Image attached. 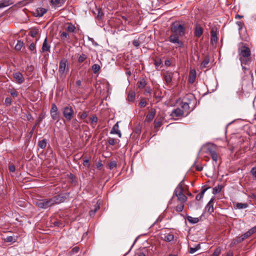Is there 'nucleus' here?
I'll list each match as a JSON object with an SVG mask.
<instances>
[{
	"label": "nucleus",
	"mask_w": 256,
	"mask_h": 256,
	"mask_svg": "<svg viewBox=\"0 0 256 256\" xmlns=\"http://www.w3.org/2000/svg\"><path fill=\"white\" fill-rule=\"evenodd\" d=\"M170 30L172 34L168 38L169 42L172 44H176L177 46L176 48H184V42L180 40V38L184 35V25L178 22H174L172 24Z\"/></svg>",
	"instance_id": "1"
},
{
	"label": "nucleus",
	"mask_w": 256,
	"mask_h": 256,
	"mask_svg": "<svg viewBox=\"0 0 256 256\" xmlns=\"http://www.w3.org/2000/svg\"><path fill=\"white\" fill-rule=\"evenodd\" d=\"M238 54L239 60L240 61L241 65L242 66V70L244 71L248 70L250 75V79L251 80L252 79V72L251 70H250L248 68H246L244 65H248L251 61L252 58L251 51L248 47L245 45L239 47L238 49Z\"/></svg>",
	"instance_id": "2"
},
{
	"label": "nucleus",
	"mask_w": 256,
	"mask_h": 256,
	"mask_svg": "<svg viewBox=\"0 0 256 256\" xmlns=\"http://www.w3.org/2000/svg\"><path fill=\"white\" fill-rule=\"evenodd\" d=\"M66 199V196L58 195L52 198L38 200L36 205L40 208L46 209L54 204L64 202Z\"/></svg>",
	"instance_id": "3"
},
{
	"label": "nucleus",
	"mask_w": 256,
	"mask_h": 256,
	"mask_svg": "<svg viewBox=\"0 0 256 256\" xmlns=\"http://www.w3.org/2000/svg\"><path fill=\"white\" fill-rule=\"evenodd\" d=\"M69 70L68 64L66 60H61L59 64L58 72L60 77L64 78Z\"/></svg>",
	"instance_id": "4"
},
{
	"label": "nucleus",
	"mask_w": 256,
	"mask_h": 256,
	"mask_svg": "<svg viewBox=\"0 0 256 256\" xmlns=\"http://www.w3.org/2000/svg\"><path fill=\"white\" fill-rule=\"evenodd\" d=\"M188 100H194V96L192 94H188L184 98L181 104V108L184 112L186 116L188 113V110L190 108V102H187Z\"/></svg>",
	"instance_id": "5"
},
{
	"label": "nucleus",
	"mask_w": 256,
	"mask_h": 256,
	"mask_svg": "<svg viewBox=\"0 0 256 256\" xmlns=\"http://www.w3.org/2000/svg\"><path fill=\"white\" fill-rule=\"evenodd\" d=\"M184 188L180 183L176 188L174 194L178 198V199L184 202L187 200V197L184 194Z\"/></svg>",
	"instance_id": "6"
},
{
	"label": "nucleus",
	"mask_w": 256,
	"mask_h": 256,
	"mask_svg": "<svg viewBox=\"0 0 256 256\" xmlns=\"http://www.w3.org/2000/svg\"><path fill=\"white\" fill-rule=\"evenodd\" d=\"M63 116L68 121H70L74 116V111L72 107L68 105L63 108Z\"/></svg>",
	"instance_id": "7"
},
{
	"label": "nucleus",
	"mask_w": 256,
	"mask_h": 256,
	"mask_svg": "<svg viewBox=\"0 0 256 256\" xmlns=\"http://www.w3.org/2000/svg\"><path fill=\"white\" fill-rule=\"evenodd\" d=\"M206 151L210 155L213 160L216 162L218 159V154L216 152V146L214 144L208 145Z\"/></svg>",
	"instance_id": "8"
},
{
	"label": "nucleus",
	"mask_w": 256,
	"mask_h": 256,
	"mask_svg": "<svg viewBox=\"0 0 256 256\" xmlns=\"http://www.w3.org/2000/svg\"><path fill=\"white\" fill-rule=\"evenodd\" d=\"M186 116L184 112L180 108H178L173 110L170 114L172 117H178Z\"/></svg>",
	"instance_id": "9"
},
{
	"label": "nucleus",
	"mask_w": 256,
	"mask_h": 256,
	"mask_svg": "<svg viewBox=\"0 0 256 256\" xmlns=\"http://www.w3.org/2000/svg\"><path fill=\"white\" fill-rule=\"evenodd\" d=\"M156 110L154 108H152L148 112V114L146 116L144 122H150L154 118L156 115Z\"/></svg>",
	"instance_id": "10"
},
{
	"label": "nucleus",
	"mask_w": 256,
	"mask_h": 256,
	"mask_svg": "<svg viewBox=\"0 0 256 256\" xmlns=\"http://www.w3.org/2000/svg\"><path fill=\"white\" fill-rule=\"evenodd\" d=\"M174 72L168 71L164 74V78L167 84H171Z\"/></svg>",
	"instance_id": "11"
},
{
	"label": "nucleus",
	"mask_w": 256,
	"mask_h": 256,
	"mask_svg": "<svg viewBox=\"0 0 256 256\" xmlns=\"http://www.w3.org/2000/svg\"><path fill=\"white\" fill-rule=\"evenodd\" d=\"M13 77L16 82L19 84L22 83L24 81V76L20 72L14 73Z\"/></svg>",
	"instance_id": "12"
},
{
	"label": "nucleus",
	"mask_w": 256,
	"mask_h": 256,
	"mask_svg": "<svg viewBox=\"0 0 256 256\" xmlns=\"http://www.w3.org/2000/svg\"><path fill=\"white\" fill-rule=\"evenodd\" d=\"M66 0H50V5L54 8H58L62 6Z\"/></svg>",
	"instance_id": "13"
},
{
	"label": "nucleus",
	"mask_w": 256,
	"mask_h": 256,
	"mask_svg": "<svg viewBox=\"0 0 256 256\" xmlns=\"http://www.w3.org/2000/svg\"><path fill=\"white\" fill-rule=\"evenodd\" d=\"M110 134H117L119 138L122 137V133L119 130L118 122H117L112 127L110 132Z\"/></svg>",
	"instance_id": "14"
},
{
	"label": "nucleus",
	"mask_w": 256,
	"mask_h": 256,
	"mask_svg": "<svg viewBox=\"0 0 256 256\" xmlns=\"http://www.w3.org/2000/svg\"><path fill=\"white\" fill-rule=\"evenodd\" d=\"M214 200V197H212L208 204H206V208L208 212L210 214H211L214 212V208L212 202Z\"/></svg>",
	"instance_id": "15"
},
{
	"label": "nucleus",
	"mask_w": 256,
	"mask_h": 256,
	"mask_svg": "<svg viewBox=\"0 0 256 256\" xmlns=\"http://www.w3.org/2000/svg\"><path fill=\"white\" fill-rule=\"evenodd\" d=\"M50 46L48 43L47 38H46L42 44V50L43 52H50Z\"/></svg>",
	"instance_id": "16"
},
{
	"label": "nucleus",
	"mask_w": 256,
	"mask_h": 256,
	"mask_svg": "<svg viewBox=\"0 0 256 256\" xmlns=\"http://www.w3.org/2000/svg\"><path fill=\"white\" fill-rule=\"evenodd\" d=\"M203 33L202 28L199 25H196L195 27L194 34L198 38L200 37Z\"/></svg>",
	"instance_id": "17"
},
{
	"label": "nucleus",
	"mask_w": 256,
	"mask_h": 256,
	"mask_svg": "<svg viewBox=\"0 0 256 256\" xmlns=\"http://www.w3.org/2000/svg\"><path fill=\"white\" fill-rule=\"evenodd\" d=\"M196 72L194 70H190V72L188 82L190 84H193L196 79Z\"/></svg>",
	"instance_id": "18"
},
{
	"label": "nucleus",
	"mask_w": 256,
	"mask_h": 256,
	"mask_svg": "<svg viewBox=\"0 0 256 256\" xmlns=\"http://www.w3.org/2000/svg\"><path fill=\"white\" fill-rule=\"evenodd\" d=\"M18 238L17 236H8L6 238H4V240L5 242H14L16 241Z\"/></svg>",
	"instance_id": "19"
},
{
	"label": "nucleus",
	"mask_w": 256,
	"mask_h": 256,
	"mask_svg": "<svg viewBox=\"0 0 256 256\" xmlns=\"http://www.w3.org/2000/svg\"><path fill=\"white\" fill-rule=\"evenodd\" d=\"M174 239V236L172 234H165L164 237L162 238V240L166 242H170L172 241Z\"/></svg>",
	"instance_id": "20"
},
{
	"label": "nucleus",
	"mask_w": 256,
	"mask_h": 256,
	"mask_svg": "<svg viewBox=\"0 0 256 256\" xmlns=\"http://www.w3.org/2000/svg\"><path fill=\"white\" fill-rule=\"evenodd\" d=\"M12 4L10 0H2L0 2V8L8 6Z\"/></svg>",
	"instance_id": "21"
},
{
	"label": "nucleus",
	"mask_w": 256,
	"mask_h": 256,
	"mask_svg": "<svg viewBox=\"0 0 256 256\" xmlns=\"http://www.w3.org/2000/svg\"><path fill=\"white\" fill-rule=\"evenodd\" d=\"M100 208V203L98 202H97L96 204L94 206V210H91L90 212V214L91 216H92L94 215L95 213L99 210Z\"/></svg>",
	"instance_id": "22"
},
{
	"label": "nucleus",
	"mask_w": 256,
	"mask_h": 256,
	"mask_svg": "<svg viewBox=\"0 0 256 256\" xmlns=\"http://www.w3.org/2000/svg\"><path fill=\"white\" fill-rule=\"evenodd\" d=\"M76 29V26L71 23L68 24V26L66 28V30L69 32H74Z\"/></svg>",
	"instance_id": "23"
},
{
	"label": "nucleus",
	"mask_w": 256,
	"mask_h": 256,
	"mask_svg": "<svg viewBox=\"0 0 256 256\" xmlns=\"http://www.w3.org/2000/svg\"><path fill=\"white\" fill-rule=\"evenodd\" d=\"M235 206L238 209H244L248 208V204L246 203L237 202Z\"/></svg>",
	"instance_id": "24"
},
{
	"label": "nucleus",
	"mask_w": 256,
	"mask_h": 256,
	"mask_svg": "<svg viewBox=\"0 0 256 256\" xmlns=\"http://www.w3.org/2000/svg\"><path fill=\"white\" fill-rule=\"evenodd\" d=\"M187 220L191 224H194L199 222V218H193L190 216H187Z\"/></svg>",
	"instance_id": "25"
},
{
	"label": "nucleus",
	"mask_w": 256,
	"mask_h": 256,
	"mask_svg": "<svg viewBox=\"0 0 256 256\" xmlns=\"http://www.w3.org/2000/svg\"><path fill=\"white\" fill-rule=\"evenodd\" d=\"M50 116L54 120H56L58 122L60 120V116L59 112L50 113Z\"/></svg>",
	"instance_id": "26"
},
{
	"label": "nucleus",
	"mask_w": 256,
	"mask_h": 256,
	"mask_svg": "<svg viewBox=\"0 0 256 256\" xmlns=\"http://www.w3.org/2000/svg\"><path fill=\"white\" fill-rule=\"evenodd\" d=\"M38 12V16H42L44 14H45L47 10L43 8H40L37 10Z\"/></svg>",
	"instance_id": "27"
},
{
	"label": "nucleus",
	"mask_w": 256,
	"mask_h": 256,
	"mask_svg": "<svg viewBox=\"0 0 256 256\" xmlns=\"http://www.w3.org/2000/svg\"><path fill=\"white\" fill-rule=\"evenodd\" d=\"M24 46V42L20 40L17 42V44L15 46L14 49L16 50H20Z\"/></svg>",
	"instance_id": "28"
},
{
	"label": "nucleus",
	"mask_w": 256,
	"mask_h": 256,
	"mask_svg": "<svg viewBox=\"0 0 256 256\" xmlns=\"http://www.w3.org/2000/svg\"><path fill=\"white\" fill-rule=\"evenodd\" d=\"M46 140L45 139H43L42 140L39 141L38 142V146L42 149H44L46 147Z\"/></svg>",
	"instance_id": "29"
},
{
	"label": "nucleus",
	"mask_w": 256,
	"mask_h": 256,
	"mask_svg": "<svg viewBox=\"0 0 256 256\" xmlns=\"http://www.w3.org/2000/svg\"><path fill=\"white\" fill-rule=\"evenodd\" d=\"M207 189L208 188L204 189L200 194L196 195V200H200L203 198L204 194Z\"/></svg>",
	"instance_id": "30"
},
{
	"label": "nucleus",
	"mask_w": 256,
	"mask_h": 256,
	"mask_svg": "<svg viewBox=\"0 0 256 256\" xmlns=\"http://www.w3.org/2000/svg\"><path fill=\"white\" fill-rule=\"evenodd\" d=\"M254 232V231L253 229H252L250 230L247 232L244 235L242 236V239L244 240L246 238H248L250 236H251Z\"/></svg>",
	"instance_id": "31"
},
{
	"label": "nucleus",
	"mask_w": 256,
	"mask_h": 256,
	"mask_svg": "<svg viewBox=\"0 0 256 256\" xmlns=\"http://www.w3.org/2000/svg\"><path fill=\"white\" fill-rule=\"evenodd\" d=\"M138 87L140 88H143L146 86V80H144L142 79L140 81L138 82Z\"/></svg>",
	"instance_id": "32"
},
{
	"label": "nucleus",
	"mask_w": 256,
	"mask_h": 256,
	"mask_svg": "<svg viewBox=\"0 0 256 256\" xmlns=\"http://www.w3.org/2000/svg\"><path fill=\"white\" fill-rule=\"evenodd\" d=\"M209 62H210L209 58H206L203 60V61L202 62L200 66L203 68H206L207 65L208 64Z\"/></svg>",
	"instance_id": "33"
},
{
	"label": "nucleus",
	"mask_w": 256,
	"mask_h": 256,
	"mask_svg": "<svg viewBox=\"0 0 256 256\" xmlns=\"http://www.w3.org/2000/svg\"><path fill=\"white\" fill-rule=\"evenodd\" d=\"M92 70L94 74H96L100 70V66L98 64H94L92 66Z\"/></svg>",
	"instance_id": "34"
},
{
	"label": "nucleus",
	"mask_w": 256,
	"mask_h": 256,
	"mask_svg": "<svg viewBox=\"0 0 256 256\" xmlns=\"http://www.w3.org/2000/svg\"><path fill=\"white\" fill-rule=\"evenodd\" d=\"M58 112V108L57 106L55 104H52V107L50 110V113H54V112Z\"/></svg>",
	"instance_id": "35"
},
{
	"label": "nucleus",
	"mask_w": 256,
	"mask_h": 256,
	"mask_svg": "<svg viewBox=\"0 0 256 256\" xmlns=\"http://www.w3.org/2000/svg\"><path fill=\"white\" fill-rule=\"evenodd\" d=\"M200 244H198L196 247L194 248H190V254H194L195 252H196L198 250L200 249Z\"/></svg>",
	"instance_id": "36"
},
{
	"label": "nucleus",
	"mask_w": 256,
	"mask_h": 256,
	"mask_svg": "<svg viewBox=\"0 0 256 256\" xmlns=\"http://www.w3.org/2000/svg\"><path fill=\"white\" fill-rule=\"evenodd\" d=\"M221 190V186H218L213 188L212 189V194H216L218 192H220Z\"/></svg>",
	"instance_id": "37"
},
{
	"label": "nucleus",
	"mask_w": 256,
	"mask_h": 256,
	"mask_svg": "<svg viewBox=\"0 0 256 256\" xmlns=\"http://www.w3.org/2000/svg\"><path fill=\"white\" fill-rule=\"evenodd\" d=\"M184 208V204H178L176 207V210L178 212H181L183 210Z\"/></svg>",
	"instance_id": "38"
},
{
	"label": "nucleus",
	"mask_w": 256,
	"mask_h": 256,
	"mask_svg": "<svg viewBox=\"0 0 256 256\" xmlns=\"http://www.w3.org/2000/svg\"><path fill=\"white\" fill-rule=\"evenodd\" d=\"M135 94L134 92L130 93L128 95V99L130 102H133L134 100Z\"/></svg>",
	"instance_id": "39"
},
{
	"label": "nucleus",
	"mask_w": 256,
	"mask_h": 256,
	"mask_svg": "<svg viewBox=\"0 0 256 256\" xmlns=\"http://www.w3.org/2000/svg\"><path fill=\"white\" fill-rule=\"evenodd\" d=\"M68 34L66 32H60V37L62 40H64L66 39H68Z\"/></svg>",
	"instance_id": "40"
},
{
	"label": "nucleus",
	"mask_w": 256,
	"mask_h": 256,
	"mask_svg": "<svg viewBox=\"0 0 256 256\" xmlns=\"http://www.w3.org/2000/svg\"><path fill=\"white\" fill-rule=\"evenodd\" d=\"M38 34V31L36 29H32L30 30V35L32 38H35Z\"/></svg>",
	"instance_id": "41"
},
{
	"label": "nucleus",
	"mask_w": 256,
	"mask_h": 256,
	"mask_svg": "<svg viewBox=\"0 0 256 256\" xmlns=\"http://www.w3.org/2000/svg\"><path fill=\"white\" fill-rule=\"evenodd\" d=\"M221 248H218L214 250L212 256H219Z\"/></svg>",
	"instance_id": "42"
},
{
	"label": "nucleus",
	"mask_w": 256,
	"mask_h": 256,
	"mask_svg": "<svg viewBox=\"0 0 256 256\" xmlns=\"http://www.w3.org/2000/svg\"><path fill=\"white\" fill-rule=\"evenodd\" d=\"M84 162L83 164L84 166L89 168L90 166V164L89 162V160L88 159H87L86 158H84L83 159Z\"/></svg>",
	"instance_id": "43"
},
{
	"label": "nucleus",
	"mask_w": 256,
	"mask_h": 256,
	"mask_svg": "<svg viewBox=\"0 0 256 256\" xmlns=\"http://www.w3.org/2000/svg\"><path fill=\"white\" fill-rule=\"evenodd\" d=\"M211 35L212 38L211 40L212 41L216 42L217 40V36L216 32H214L213 30L211 31Z\"/></svg>",
	"instance_id": "44"
},
{
	"label": "nucleus",
	"mask_w": 256,
	"mask_h": 256,
	"mask_svg": "<svg viewBox=\"0 0 256 256\" xmlns=\"http://www.w3.org/2000/svg\"><path fill=\"white\" fill-rule=\"evenodd\" d=\"M116 161H112L108 164L110 169L112 170L116 166Z\"/></svg>",
	"instance_id": "45"
},
{
	"label": "nucleus",
	"mask_w": 256,
	"mask_h": 256,
	"mask_svg": "<svg viewBox=\"0 0 256 256\" xmlns=\"http://www.w3.org/2000/svg\"><path fill=\"white\" fill-rule=\"evenodd\" d=\"M146 104H147L146 101L144 98L142 99L139 104V105L141 108L145 107Z\"/></svg>",
	"instance_id": "46"
},
{
	"label": "nucleus",
	"mask_w": 256,
	"mask_h": 256,
	"mask_svg": "<svg viewBox=\"0 0 256 256\" xmlns=\"http://www.w3.org/2000/svg\"><path fill=\"white\" fill-rule=\"evenodd\" d=\"M250 174L256 180V166L253 167L250 170Z\"/></svg>",
	"instance_id": "47"
},
{
	"label": "nucleus",
	"mask_w": 256,
	"mask_h": 256,
	"mask_svg": "<svg viewBox=\"0 0 256 256\" xmlns=\"http://www.w3.org/2000/svg\"><path fill=\"white\" fill-rule=\"evenodd\" d=\"M29 49L31 51H34V53H36V44L34 42L32 43L29 46Z\"/></svg>",
	"instance_id": "48"
},
{
	"label": "nucleus",
	"mask_w": 256,
	"mask_h": 256,
	"mask_svg": "<svg viewBox=\"0 0 256 256\" xmlns=\"http://www.w3.org/2000/svg\"><path fill=\"white\" fill-rule=\"evenodd\" d=\"M86 56L85 54H82L78 58V62L81 63L86 60Z\"/></svg>",
	"instance_id": "49"
},
{
	"label": "nucleus",
	"mask_w": 256,
	"mask_h": 256,
	"mask_svg": "<svg viewBox=\"0 0 256 256\" xmlns=\"http://www.w3.org/2000/svg\"><path fill=\"white\" fill-rule=\"evenodd\" d=\"M12 100L10 98H6L4 100V104L6 106H10L12 104Z\"/></svg>",
	"instance_id": "50"
},
{
	"label": "nucleus",
	"mask_w": 256,
	"mask_h": 256,
	"mask_svg": "<svg viewBox=\"0 0 256 256\" xmlns=\"http://www.w3.org/2000/svg\"><path fill=\"white\" fill-rule=\"evenodd\" d=\"M132 44L134 46L138 48L140 46V42L138 40H134L132 42Z\"/></svg>",
	"instance_id": "51"
},
{
	"label": "nucleus",
	"mask_w": 256,
	"mask_h": 256,
	"mask_svg": "<svg viewBox=\"0 0 256 256\" xmlns=\"http://www.w3.org/2000/svg\"><path fill=\"white\" fill-rule=\"evenodd\" d=\"M108 142L109 144L113 146L115 144V140L114 138H109L108 140Z\"/></svg>",
	"instance_id": "52"
},
{
	"label": "nucleus",
	"mask_w": 256,
	"mask_h": 256,
	"mask_svg": "<svg viewBox=\"0 0 256 256\" xmlns=\"http://www.w3.org/2000/svg\"><path fill=\"white\" fill-rule=\"evenodd\" d=\"M162 125V122L161 121H154V128H159Z\"/></svg>",
	"instance_id": "53"
},
{
	"label": "nucleus",
	"mask_w": 256,
	"mask_h": 256,
	"mask_svg": "<svg viewBox=\"0 0 256 256\" xmlns=\"http://www.w3.org/2000/svg\"><path fill=\"white\" fill-rule=\"evenodd\" d=\"M88 116V114L86 112H83L80 115V118L82 120H84Z\"/></svg>",
	"instance_id": "54"
},
{
	"label": "nucleus",
	"mask_w": 256,
	"mask_h": 256,
	"mask_svg": "<svg viewBox=\"0 0 256 256\" xmlns=\"http://www.w3.org/2000/svg\"><path fill=\"white\" fill-rule=\"evenodd\" d=\"M98 118L96 116H93L90 118V120L92 123H96L98 122Z\"/></svg>",
	"instance_id": "55"
},
{
	"label": "nucleus",
	"mask_w": 256,
	"mask_h": 256,
	"mask_svg": "<svg viewBox=\"0 0 256 256\" xmlns=\"http://www.w3.org/2000/svg\"><path fill=\"white\" fill-rule=\"evenodd\" d=\"M10 93L11 96H12L14 98L18 96V92L15 90H11L10 92Z\"/></svg>",
	"instance_id": "56"
},
{
	"label": "nucleus",
	"mask_w": 256,
	"mask_h": 256,
	"mask_svg": "<svg viewBox=\"0 0 256 256\" xmlns=\"http://www.w3.org/2000/svg\"><path fill=\"white\" fill-rule=\"evenodd\" d=\"M8 169L10 172H14L16 170L15 166L14 165H10L8 166Z\"/></svg>",
	"instance_id": "57"
},
{
	"label": "nucleus",
	"mask_w": 256,
	"mask_h": 256,
	"mask_svg": "<svg viewBox=\"0 0 256 256\" xmlns=\"http://www.w3.org/2000/svg\"><path fill=\"white\" fill-rule=\"evenodd\" d=\"M236 24L238 26L239 28V30L241 29L242 28V26H243V23L240 22H237Z\"/></svg>",
	"instance_id": "58"
},
{
	"label": "nucleus",
	"mask_w": 256,
	"mask_h": 256,
	"mask_svg": "<svg viewBox=\"0 0 256 256\" xmlns=\"http://www.w3.org/2000/svg\"><path fill=\"white\" fill-rule=\"evenodd\" d=\"M78 250L79 248L78 247L76 246L72 249V252L74 253H76L78 252Z\"/></svg>",
	"instance_id": "59"
},
{
	"label": "nucleus",
	"mask_w": 256,
	"mask_h": 256,
	"mask_svg": "<svg viewBox=\"0 0 256 256\" xmlns=\"http://www.w3.org/2000/svg\"><path fill=\"white\" fill-rule=\"evenodd\" d=\"M196 169L198 171H201L202 170V167L201 166H200V165H197L196 166Z\"/></svg>",
	"instance_id": "60"
},
{
	"label": "nucleus",
	"mask_w": 256,
	"mask_h": 256,
	"mask_svg": "<svg viewBox=\"0 0 256 256\" xmlns=\"http://www.w3.org/2000/svg\"><path fill=\"white\" fill-rule=\"evenodd\" d=\"M164 64L166 66H170L171 64V62L170 60H165Z\"/></svg>",
	"instance_id": "61"
},
{
	"label": "nucleus",
	"mask_w": 256,
	"mask_h": 256,
	"mask_svg": "<svg viewBox=\"0 0 256 256\" xmlns=\"http://www.w3.org/2000/svg\"><path fill=\"white\" fill-rule=\"evenodd\" d=\"M102 166V164L100 162H98L96 164V168L98 169L100 168Z\"/></svg>",
	"instance_id": "62"
},
{
	"label": "nucleus",
	"mask_w": 256,
	"mask_h": 256,
	"mask_svg": "<svg viewBox=\"0 0 256 256\" xmlns=\"http://www.w3.org/2000/svg\"><path fill=\"white\" fill-rule=\"evenodd\" d=\"M54 226H62V224L59 222H54Z\"/></svg>",
	"instance_id": "63"
},
{
	"label": "nucleus",
	"mask_w": 256,
	"mask_h": 256,
	"mask_svg": "<svg viewBox=\"0 0 256 256\" xmlns=\"http://www.w3.org/2000/svg\"><path fill=\"white\" fill-rule=\"evenodd\" d=\"M76 84L80 86H81V81L80 80H78L76 82Z\"/></svg>",
	"instance_id": "64"
}]
</instances>
